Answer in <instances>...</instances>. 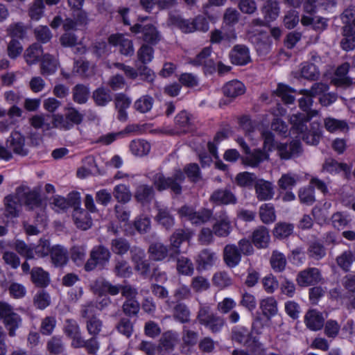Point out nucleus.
<instances>
[{"instance_id":"obj_59","label":"nucleus","mask_w":355,"mask_h":355,"mask_svg":"<svg viewBox=\"0 0 355 355\" xmlns=\"http://www.w3.org/2000/svg\"><path fill=\"white\" fill-rule=\"evenodd\" d=\"M86 329L91 336H97L103 328V321L98 317H92L85 321Z\"/></svg>"},{"instance_id":"obj_25","label":"nucleus","mask_w":355,"mask_h":355,"mask_svg":"<svg viewBox=\"0 0 355 355\" xmlns=\"http://www.w3.org/2000/svg\"><path fill=\"white\" fill-rule=\"evenodd\" d=\"M157 213L155 220L167 230H170L175 225V219L166 207L156 205Z\"/></svg>"},{"instance_id":"obj_10","label":"nucleus","mask_w":355,"mask_h":355,"mask_svg":"<svg viewBox=\"0 0 355 355\" xmlns=\"http://www.w3.org/2000/svg\"><path fill=\"white\" fill-rule=\"evenodd\" d=\"M192 232L188 229H177L169 237V248L171 250L170 259L180 254V246L184 242H189L192 237Z\"/></svg>"},{"instance_id":"obj_58","label":"nucleus","mask_w":355,"mask_h":355,"mask_svg":"<svg viewBox=\"0 0 355 355\" xmlns=\"http://www.w3.org/2000/svg\"><path fill=\"white\" fill-rule=\"evenodd\" d=\"M154 100L148 95H145L137 99L134 103V108L140 113L149 112L153 107Z\"/></svg>"},{"instance_id":"obj_54","label":"nucleus","mask_w":355,"mask_h":355,"mask_svg":"<svg viewBox=\"0 0 355 355\" xmlns=\"http://www.w3.org/2000/svg\"><path fill=\"white\" fill-rule=\"evenodd\" d=\"M113 195L118 202L123 203L129 202L132 197L130 189L125 184L116 185L114 188Z\"/></svg>"},{"instance_id":"obj_18","label":"nucleus","mask_w":355,"mask_h":355,"mask_svg":"<svg viewBox=\"0 0 355 355\" xmlns=\"http://www.w3.org/2000/svg\"><path fill=\"white\" fill-rule=\"evenodd\" d=\"M131 104V99L123 93L117 94L114 97L115 108L118 112L117 119L121 121H126L128 113L126 110Z\"/></svg>"},{"instance_id":"obj_64","label":"nucleus","mask_w":355,"mask_h":355,"mask_svg":"<svg viewBox=\"0 0 355 355\" xmlns=\"http://www.w3.org/2000/svg\"><path fill=\"white\" fill-rule=\"evenodd\" d=\"M343 35L344 38L340 44H355V26L352 23H348L343 26Z\"/></svg>"},{"instance_id":"obj_52","label":"nucleus","mask_w":355,"mask_h":355,"mask_svg":"<svg viewBox=\"0 0 355 355\" xmlns=\"http://www.w3.org/2000/svg\"><path fill=\"white\" fill-rule=\"evenodd\" d=\"M236 184L241 187H252L257 181L255 174L249 172H243L237 174L235 178Z\"/></svg>"},{"instance_id":"obj_37","label":"nucleus","mask_w":355,"mask_h":355,"mask_svg":"<svg viewBox=\"0 0 355 355\" xmlns=\"http://www.w3.org/2000/svg\"><path fill=\"white\" fill-rule=\"evenodd\" d=\"M21 322V316L14 311L3 320V324L8 331V335L11 337L16 335V330L19 328Z\"/></svg>"},{"instance_id":"obj_39","label":"nucleus","mask_w":355,"mask_h":355,"mask_svg":"<svg viewBox=\"0 0 355 355\" xmlns=\"http://www.w3.org/2000/svg\"><path fill=\"white\" fill-rule=\"evenodd\" d=\"M260 309L262 311L263 315L268 319L275 315L277 313V302L272 297H268L263 299L260 302Z\"/></svg>"},{"instance_id":"obj_6","label":"nucleus","mask_w":355,"mask_h":355,"mask_svg":"<svg viewBox=\"0 0 355 355\" xmlns=\"http://www.w3.org/2000/svg\"><path fill=\"white\" fill-rule=\"evenodd\" d=\"M130 31L134 34H141L145 44H156L161 40V34L157 27L152 24L142 25L137 23L130 26Z\"/></svg>"},{"instance_id":"obj_45","label":"nucleus","mask_w":355,"mask_h":355,"mask_svg":"<svg viewBox=\"0 0 355 355\" xmlns=\"http://www.w3.org/2000/svg\"><path fill=\"white\" fill-rule=\"evenodd\" d=\"M239 21V12L234 9L228 8L223 16L222 26L228 31H233L236 33L235 25Z\"/></svg>"},{"instance_id":"obj_46","label":"nucleus","mask_w":355,"mask_h":355,"mask_svg":"<svg viewBox=\"0 0 355 355\" xmlns=\"http://www.w3.org/2000/svg\"><path fill=\"white\" fill-rule=\"evenodd\" d=\"M13 248L17 253L25 259H33L35 258L33 246L28 245L22 240H16L13 244Z\"/></svg>"},{"instance_id":"obj_55","label":"nucleus","mask_w":355,"mask_h":355,"mask_svg":"<svg viewBox=\"0 0 355 355\" xmlns=\"http://www.w3.org/2000/svg\"><path fill=\"white\" fill-rule=\"evenodd\" d=\"M182 172L191 182L196 183L202 179L200 169L197 164L191 163L186 165Z\"/></svg>"},{"instance_id":"obj_12","label":"nucleus","mask_w":355,"mask_h":355,"mask_svg":"<svg viewBox=\"0 0 355 355\" xmlns=\"http://www.w3.org/2000/svg\"><path fill=\"white\" fill-rule=\"evenodd\" d=\"M209 201L219 205H235L237 203V198L231 190L221 188L213 191Z\"/></svg>"},{"instance_id":"obj_33","label":"nucleus","mask_w":355,"mask_h":355,"mask_svg":"<svg viewBox=\"0 0 355 355\" xmlns=\"http://www.w3.org/2000/svg\"><path fill=\"white\" fill-rule=\"evenodd\" d=\"M110 249L114 254L123 256L131 252L132 246L126 239L116 237L111 240Z\"/></svg>"},{"instance_id":"obj_50","label":"nucleus","mask_w":355,"mask_h":355,"mask_svg":"<svg viewBox=\"0 0 355 355\" xmlns=\"http://www.w3.org/2000/svg\"><path fill=\"white\" fill-rule=\"evenodd\" d=\"M115 329L120 334L129 338L134 332V324L129 318L123 317L116 324Z\"/></svg>"},{"instance_id":"obj_5","label":"nucleus","mask_w":355,"mask_h":355,"mask_svg":"<svg viewBox=\"0 0 355 355\" xmlns=\"http://www.w3.org/2000/svg\"><path fill=\"white\" fill-rule=\"evenodd\" d=\"M112 254L110 250L103 245L94 246L90 252L89 258L85 264L86 271L94 270L97 266L105 268L110 262Z\"/></svg>"},{"instance_id":"obj_11","label":"nucleus","mask_w":355,"mask_h":355,"mask_svg":"<svg viewBox=\"0 0 355 355\" xmlns=\"http://www.w3.org/2000/svg\"><path fill=\"white\" fill-rule=\"evenodd\" d=\"M178 343V334L173 331L164 332L157 345L158 355H169Z\"/></svg>"},{"instance_id":"obj_29","label":"nucleus","mask_w":355,"mask_h":355,"mask_svg":"<svg viewBox=\"0 0 355 355\" xmlns=\"http://www.w3.org/2000/svg\"><path fill=\"white\" fill-rule=\"evenodd\" d=\"M223 92L225 96L234 98L243 94L245 92V87L241 81L234 80L227 83L223 86Z\"/></svg>"},{"instance_id":"obj_43","label":"nucleus","mask_w":355,"mask_h":355,"mask_svg":"<svg viewBox=\"0 0 355 355\" xmlns=\"http://www.w3.org/2000/svg\"><path fill=\"white\" fill-rule=\"evenodd\" d=\"M73 348H85L89 354H94L99 349L97 336H91L89 339L85 340L83 336L78 339Z\"/></svg>"},{"instance_id":"obj_31","label":"nucleus","mask_w":355,"mask_h":355,"mask_svg":"<svg viewBox=\"0 0 355 355\" xmlns=\"http://www.w3.org/2000/svg\"><path fill=\"white\" fill-rule=\"evenodd\" d=\"M236 39V33L228 31L221 27V29H215L211 32L210 42L212 44H218L222 41L232 42Z\"/></svg>"},{"instance_id":"obj_38","label":"nucleus","mask_w":355,"mask_h":355,"mask_svg":"<svg viewBox=\"0 0 355 355\" xmlns=\"http://www.w3.org/2000/svg\"><path fill=\"white\" fill-rule=\"evenodd\" d=\"M191 312L188 306L182 302H177L173 306V317L179 322L184 324L190 321Z\"/></svg>"},{"instance_id":"obj_28","label":"nucleus","mask_w":355,"mask_h":355,"mask_svg":"<svg viewBox=\"0 0 355 355\" xmlns=\"http://www.w3.org/2000/svg\"><path fill=\"white\" fill-rule=\"evenodd\" d=\"M32 282L37 287H46L50 282L49 274L41 267H33L31 272Z\"/></svg>"},{"instance_id":"obj_27","label":"nucleus","mask_w":355,"mask_h":355,"mask_svg":"<svg viewBox=\"0 0 355 355\" xmlns=\"http://www.w3.org/2000/svg\"><path fill=\"white\" fill-rule=\"evenodd\" d=\"M300 143L298 141H293L290 144H280L277 146V150L282 159H288L297 155L300 151Z\"/></svg>"},{"instance_id":"obj_8","label":"nucleus","mask_w":355,"mask_h":355,"mask_svg":"<svg viewBox=\"0 0 355 355\" xmlns=\"http://www.w3.org/2000/svg\"><path fill=\"white\" fill-rule=\"evenodd\" d=\"M174 123L175 129L170 132L171 135L192 132L197 129L195 119L185 110L180 112L175 116Z\"/></svg>"},{"instance_id":"obj_63","label":"nucleus","mask_w":355,"mask_h":355,"mask_svg":"<svg viewBox=\"0 0 355 355\" xmlns=\"http://www.w3.org/2000/svg\"><path fill=\"white\" fill-rule=\"evenodd\" d=\"M338 265L345 272L349 270L352 264L355 261V257L351 251H345L336 259Z\"/></svg>"},{"instance_id":"obj_47","label":"nucleus","mask_w":355,"mask_h":355,"mask_svg":"<svg viewBox=\"0 0 355 355\" xmlns=\"http://www.w3.org/2000/svg\"><path fill=\"white\" fill-rule=\"evenodd\" d=\"M57 68V60L49 54H45L41 64L42 74L44 76L53 74L55 72Z\"/></svg>"},{"instance_id":"obj_9","label":"nucleus","mask_w":355,"mask_h":355,"mask_svg":"<svg viewBox=\"0 0 355 355\" xmlns=\"http://www.w3.org/2000/svg\"><path fill=\"white\" fill-rule=\"evenodd\" d=\"M130 259L135 270L143 277H147L150 272V264L146 258V252L141 248L133 245L130 252Z\"/></svg>"},{"instance_id":"obj_7","label":"nucleus","mask_w":355,"mask_h":355,"mask_svg":"<svg viewBox=\"0 0 355 355\" xmlns=\"http://www.w3.org/2000/svg\"><path fill=\"white\" fill-rule=\"evenodd\" d=\"M310 96H307L306 98H301L299 100V106L304 112H306V115L304 114H293L291 116V123L293 125V127L300 132H303L307 129V127L305 123L309 120L310 118Z\"/></svg>"},{"instance_id":"obj_16","label":"nucleus","mask_w":355,"mask_h":355,"mask_svg":"<svg viewBox=\"0 0 355 355\" xmlns=\"http://www.w3.org/2000/svg\"><path fill=\"white\" fill-rule=\"evenodd\" d=\"M255 193L260 201L271 200L274 196V189L271 182L263 179L257 180L254 184Z\"/></svg>"},{"instance_id":"obj_57","label":"nucleus","mask_w":355,"mask_h":355,"mask_svg":"<svg viewBox=\"0 0 355 355\" xmlns=\"http://www.w3.org/2000/svg\"><path fill=\"white\" fill-rule=\"evenodd\" d=\"M212 282L214 286L220 288H224L232 284V279L228 272L218 271L214 274Z\"/></svg>"},{"instance_id":"obj_44","label":"nucleus","mask_w":355,"mask_h":355,"mask_svg":"<svg viewBox=\"0 0 355 355\" xmlns=\"http://www.w3.org/2000/svg\"><path fill=\"white\" fill-rule=\"evenodd\" d=\"M113 272L116 276L119 277H128L132 272L129 263L122 258L114 260Z\"/></svg>"},{"instance_id":"obj_24","label":"nucleus","mask_w":355,"mask_h":355,"mask_svg":"<svg viewBox=\"0 0 355 355\" xmlns=\"http://www.w3.org/2000/svg\"><path fill=\"white\" fill-rule=\"evenodd\" d=\"M232 62L238 65H244L250 61L248 49L245 46H235L230 54Z\"/></svg>"},{"instance_id":"obj_56","label":"nucleus","mask_w":355,"mask_h":355,"mask_svg":"<svg viewBox=\"0 0 355 355\" xmlns=\"http://www.w3.org/2000/svg\"><path fill=\"white\" fill-rule=\"evenodd\" d=\"M212 229L216 236L226 237L230 234L231 224L229 220L222 219L215 223Z\"/></svg>"},{"instance_id":"obj_62","label":"nucleus","mask_w":355,"mask_h":355,"mask_svg":"<svg viewBox=\"0 0 355 355\" xmlns=\"http://www.w3.org/2000/svg\"><path fill=\"white\" fill-rule=\"evenodd\" d=\"M212 216V212L207 209H202L198 211H195L191 218V223L193 225H200L207 223Z\"/></svg>"},{"instance_id":"obj_14","label":"nucleus","mask_w":355,"mask_h":355,"mask_svg":"<svg viewBox=\"0 0 355 355\" xmlns=\"http://www.w3.org/2000/svg\"><path fill=\"white\" fill-rule=\"evenodd\" d=\"M170 248L161 242H153L150 244L148 248V254L150 259L159 262L165 260L168 257L170 258Z\"/></svg>"},{"instance_id":"obj_17","label":"nucleus","mask_w":355,"mask_h":355,"mask_svg":"<svg viewBox=\"0 0 355 355\" xmlns=\"http://www.w3.org/2000/svg\"><path fill=\"white\" fill-rule=\"evenodd\" d=\"M223 259L229 268H234L241 261V255L238 247L234 244H227L223 249Z\"/></svg>"},{"instance_id":"obj_22","label":"nucleus","mask_w":355,"mask_h":355,"mask_svg":"<svg viewBox=\"0 0 355 355\" xmlns=\"http://www.w3.org/2000/svg\"><path fill=\"white\" fill-rule=\"evenodd\" d=\"M279 12L280 7L277 1H266L261 8V13L263 15L264 20L268 24L276 20Z\"/></svg>"},{"instance_id":"obj_21","label":"nucleus","mask_w":355,"mask_h":355,"mask_svg":"<svg viewBox=\"0 0 355 355\" xmlns=\"http://www.w3.org/2000/svg\"><path fill=\"white\" fill-rule=\"evenodd\" d=\"M24 204L26 207L33 210L37 209L41 211V214H38L37 218H40L41 221L44 220V211L42 207L41 200L39 194L35 191H28L24 193Z\"/></svg>"},{"instance_id":"obj_61","label":"nucleus","mask_w":355,"mask_h":355,"mask_svg":"<svg viewBox=\"0 0 355 355\" xmlns=\"http://www.w3.org/2000/svg\"><path fill=\"white\" fill-rule=\"evenodd\" d=\"M44 9V0H34L28 9V15L33 20H39L43 16Z\"/></svg>"},{"instance_id":"obj_3","label":"nucleus","mask_w":355,"mask_h":355,"mask_svg":"<svg viewBox=\"0 0 355 355\" xmlns=\"http://www.w3.org/2000/svg\"><path fill=\"white\" fill-rule=\"evenodd\" d=\"M94 288L99 293H107L111 295H116L120 292L121 295L129 300L135 299L138 293L137 290L130 284H116L113 285L111 282L103 277H100L94 282Z\"/></svg>"},{"instance_id":"obj_36","label":"nucleus","mask_w":355,"mask_h":355,"mask_svg":"<svg viewBox=\"0 0 355 355\" xmlns=\"http://www.w3.org/2000/svg\"><path fill=\"white\" fill-rule=\"evenodd\" d=\"M154 196L155 191L153 187L147 184L138 186L135 193L137 200L143 204L150 202Z\"/></svg>"},{"instance_id":"obj_20","label":"nucleus","mask_w":355,"mask_h":355,"mask_svg":"<svg viewBox=\"0 0 355 355\" xmlns=\"http://www.w3.org/2000/svg\"><path fill=\"white\" fill-rule=\"evenodd\" d=\"M252 242L257 248H266L270 242L268 230L264 226L256 228L252 234Z\"/></svg>"},{"instance_id":"obj_23","label":"nucleus","mask_w":355,"mask_h":355,"mask_svg":"<svg viewBox=\"0 0 355 355\" xmlns=\"http://www.w3.org/2000/svg\"><path fill=\"white\" fill-rule=\"evenodd\" d=\"M73 218L77 227L83 230H87L92 227V220L89 214L85 209L77 207L74 209Z\"/></svg>"},{"instance_id":"obj_2","label":"nucleus","mask_w":355,"mask_h":355,"mask_svg":"<svg viewBox=\"0 0 355 355\" xmlns=\"http://www.w3.org/2000/svg\"><path fill=\"white\" fill-rule=\"evenodd\" d=\"M185 180L184 175L180 169L175 170L171 177H166L162 173H157L152 178L155 189L159 191L170 189L176 196L182 193V184Z\"/></svg>"},{"instance_id":"obj_41","label":"nucleus","mask_w":355,"mask_h":355,"mask_svg":"<svg viewBox=\"0 0 355 355\" xmlns=\"http://www.w3.org/2000/svg\"><path fill=\"white\" fill-rule=\"evenodd\" d=\"M270 264L275 272H282L286 268L287 264L286 258L283 253L278 250H274L270 258Z\"/></svg>"},{"instance_id":"obj_60","label":"nucleus","mask_w":355,"mask_h":355,"mask_svg":"<svg viewBox=\"0 0 355 355\" xmlns=\"http://www.w3.org/2000/svg\"><path fill=\"white\" fill-rule=\"evenodd\" d=\"M245 154L247 155L245 158V164L253 167L257 166L267 158L266 155L259 149L255 150L252 153H250V150L249 153Z\"/></svg>"},{"instance_id":"obj_51","label":"nucleus","mask_w":355,"mask_h":355,"mask_svg":"<svg viewBox=\"0 0 355 355\" xmlns=\"http://www.w3.org/2000/svg\"><path fill=\"white\" fill-rule=\"evenodd\" d=\"M140 310V304L137 300L131 298L125 300L122 304L123 313L127 317H136L137 316Z\"/></svg>"},{"instance_id":"obj_30","label":"nucleus","mask_w":355,"mask_h":355,"mask_svg":"<svg viewBox=\"0 0 355 355\" xmlns=\"http://www.w3.org/2000/svg\"><path fill=\"white\" fill-rule=\"evenodd\" d=\"M50 254L52 263L56 267L66 265L69 259L67 250L61 245L53 246Z\"/></svg>"},{"instance_id":"obj_49","label":"nucleus","mask_w":355,"mask_h":355,"mask_svg":"<svg viewBox=\"0 0 355 355\" xmlns=\"http://www.w3.org/2000/svg\"><path fill=\"white\" fill-rule=\"evenodd\" d=\"M73 101L79 104L85 103L89 96V89L83 84L76 85L72 90Z\"/></svg>"},{"instance_id":"obj_32","label":"nucleus","mask_w":355,"mask_h":355,"mask_svg":"<svg viewBox=\"0 0 355 355\" xmlns=\"http://www.w3.org/2000/svg\"><path fill=\"white\" fill-rule=\"evenodd\" d=\"M174 260L176 261V270L178 274L185 276H191L193 274L194 266L189 258L180 254Z\"/></svg>"},{"instance_id":"obj_13","label":"nucleus","mask_w":355,"mask_h":355,"mask_svg":"<svg viewBox=\"0 0 355 355\" xmlns=\"http://www.w3.org/2000/svg\"><path fill=\"white\" fill-rule=\"evenodd\" d=\"M7 146L12 150L15 154L25 156L28 154V150L25 146V138L18 131H14L11 133L7 139Z\"/></svg>"},{"instance_id":"obj_34","label":"nucleus","mask_w":355,"mask_h":355,"mask_svg":"<svg viewBox=\"0 0 355 355\" xmlns=\"http://www.w3.org/2000/svg\"><path fill=\"white\" fill-rule=\"evenodd\" d=\"M64 331L71 340V346L73 347L76 344L78 339L82 337L80 326L77 322L73 319H67L65 321Z\"/></svg>"},{"instance_id":"obj_4","label":"nucleus","mask_w":355,"mask_h":355,"mask_svg":"<svg viewBox=\"0 0 355 355\" xmlns=\"http://www.w3.org/2000/svg\"><path fill=\"white\" fill-rule=\"evenodd\" d=\"M196 318L200 324L213 334L220 331L225 324V318L213 313L211 306L207 304L200 305Z\"/></svg>"},{"instance_id":"obj_35","label":"nucleus","mask_w":355,"mask_h":355,"mask_svg":"<svg viewBox=\"0 0 355 355\" xmlns=\"http://www.w3.org/2000/svg\"><path fill=\"white\" fill-rule=\"evenodd\" d=\"M92 98L98 106H105L112 101V95L109 89L100 87L92 94Z\"/></svg>"},{"instance_id":"obj_53","label":"nucleus","mask_w":355,"mask_h":355,"mask_svg":"<svg viewBox=\"0 0 355 355\" xmlns=\"http://www.w3.org/2000/svg\"><path fill=\"white\" fill-rule=\"evenodd\" d=\"M323 169L329 173L348 172L349 167L345 163H339L332 158L327 159L323 164Z\"/></svg>"},{"instance_id":"obj_19","label":"nucleus","mask_w":355,"mask_h":355,"mask_svg":"<svg viewBox=\"0 0 355 355\" xmlns=\"http://www.w3.org/2000/svg\"><path fill=\"white\" fill-rule=\"evenodd\" d=\"M217 259L216 252L210 249L201 250L196 258L198 270H207L214 266Z\"/></svg>"},{"instance_id":"obj_48","label":"nucleus","mask_w":355,"mask_h":355,"mask_svg":"<svg viewBox=\"0 0 355 355\" xmlns=\"http://www.w3.org/2000/svg\"><path fill=\"white\" fill-rule=\"evenodd\" d=\"M259 216L265 224L274 222L276 219L274 206L270 203H266L259 207Z\"/></svg>"},{"instance_id":"obj_26","label":"nucleus","mask_w":355,"mask_h":355,"mask_svg":"<svg viewBox=\"0 0 355 355\" xmlns=\"http://www.w3.org/2000/svg\"><path fill=\"white\" fill-rule=\"evenodd\" d=\"M11 41L8 44H20L19 40H23L27 35V27L22 22L12 24L8 28Z\"/></svg>"},{"instance_id":"obj_42","label":"nucleus","mask_w":355,"mask_h":355,"mask_svg":"<svg viewBox=\"0 0 355 355\" xmlns=\"http://www.w3.org/2000/svg\"><path fill=\"white\" fill-rule=\"evenodd\" d=\"M130 149L133 155L142 157L149 153L150 150V145L146 140L135 139L130 142Z\"/></svg>"},{"instance_id":"obj_1","label":"nucleus","mask_w":355,"mask_h":355,"mask_svg":"<svg viewBox=\"0 0 355 355\" xmlns=\"http://www.w3.org/2000/svg\"><path fill=\"white\" fill-rule=\"evenodd\" d=\"M213 19L212 16L198 15L192 19H184L181 16H173L171 20L173 25L177 26L184 33H191L195 31L206 33L209 28V22Z\"/></svg>"},{"instance_id":"obj_15","label":"nucleus","mask_w":355,"mask_h":355,"mask_svg":"<svg viewBox=\"0 0 355 355\" xmlns=\"http://www.w3.org/2000/svg\"><path fill=\"white\" fill-rule=\"evenodd\" d=\"M349 69V64L345 62L340 65L336 70L331 83L337 87H347L352 85V78L347 76Z\"/></svg>"},{"instance_id":"obj_40","label":"nucleus","mask_w":355,"mask_h":355,"mask_svg":"<svg viewBox=\"0 0 355 355\" xmlns=\"http://www.w3.org/2000/svg\"><path fill=\"white\" fill-rule=\"evenodd\" d=\"M19 200V197L14 196H8L4 198L6 216L16 217L19 215L21 207Z\"/></svg>"}]
</instances>
